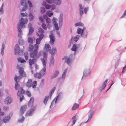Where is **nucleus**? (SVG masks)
Returning <instances> with one entry per match:
<instances>
[{
    "instance_id": "nucleus-46",
    "label": "nucleus",
    "mask_w": 126,
    "mask_h": 126,
    "mask_svg": "<svg viewBox=\"0 0 126 126\" xmlns=\"http://www.w3.org/2000/svg\"><path fill=\"white\" fill-rule=\"evenodd\" d=\"M21 59L20 58H18L17 59L18 61V62H20L22 63L26 62V61L24 59L21 60Z\"/></svg>"
},
{
    "instance_id": "nucleus-14",
    "label": "nucleus",
    "mask_w": 126,
    "mask_h": 126,
    "mask_svg": "<svg viewBox=\"0 0 126 126\" xmlns=\"http://www.w3.org/2000/svg\"><path fill=\"white\" fill-rule=\"evenodd\" d=\"M63 15L62 13L60 14L59 19V25L60 27H61L63 22Z\"/></svg>"
},
{
    "instance_id": "nucleus-8",
    "label": "nucleus",
    "mask_w": 126,
    "mask_h": 126,
    "mask_svg": "<svg viewBox=\"0 0 126 126\" xmlns=\"http://www.w3.org/2000/svg\"><path fill=\"white\" fill-rule=\"evenodd\" d=\"M23 50H20L19 48V45L16 44L14 47V52L15 54H20V53H22L23 52Z\"/></svg>"
},
{
    "instance_id": "nucleus-51",
    "label": "nucleus",
    "mask_w": 126,
    "mask_h": 126,
    "mask_svg": "<svg viewBox=\"0 0 126 126\" xmlns=\"http://www.w3.org/2000/svg\"><path fill=\"white\" fill-rule=\"evenodd\" d=\"M58 96L61 98H62L63 96V94L61 92H60L58 94Z\"/></svg>"
},
{
    "instance_id": "nucleus-15",
    "label": "nucleus",
    "mask_w": 126,
    "mask_h": 126,
    "mask_svg": "<svg viewBox=\"0 0 126 126\" xmlns=\"http://www.w3.org/2000/svg\"><path fill=\"white\" fill-rule=\"evenodd\" d=\"M27 105H24L22 106L21 108L20 112L21 113V115H22L24 113L27 109Z\"/></svg>"
},
{
    "instance_id": "nucleus-49",
    "label": "nucleus",
    "mask_w": 126,
    "mask_h": 126,
    "mask_svg": "<svg viewBox=\"0 0 126 126\" xmlns=\"http://www.w3.org/2000/svg\"><path fill=\"white\" fill-rule=\"evenodd\" d=\"M28 42L31 44L33 43V41L31 38L30 37H29L28 39Z\"/></svg>"
},
{
    "instance_id": "nucleus-26",
    "label": "nucleus",
    "mask_w": 126,
    "mask_h": 126,
    "mask_svg": "<svg viewBox=\"0 0 126 126\" xmlns=\"http://www.w3.org/2000/svg\"><path fill=\"white\" fill-rule=\"evenodd\" d=\"M108 80L106 79L103 83L102 85L101 89V91H102L105 88L106 86V84L107 83Z\"/></svg>"
},
{
    "instance_id": "nucleus-36",
    "label": "nucleus",
    "mask_w": 126,
    "mask_h": 126,
    "mask_svg": "<svg viewBox=\"0 0 126 126\" xmlns=\"http://www.w3.org/2000/svg\"><path fill=\"white\" fill-rule=\"evenodd\" d=\"M36 35L38 36H39V37L38 38L40 39V40H42L43 38L44 37V34H39L38 32L36 33Z\"/></svg>"
},
{
    "instance_id": "nucleus-60",
    "label": "nucleus",
    "mask_w": 126,
    "mask_h": 126,
    "mask_svg": "<svg viewBox=\"0 0 126 126\" xmlns=\"http://www.w3.org/2000/svg\"><path fill=\"white\" fill-rule=\"evenodd\" d=\"M126 15V9L124 12V13L123 15L121 16V18H122L125 17V16Z\"/></svg>"
},
{
    "instance_id": "nucleus-63",
    "label": "nucleus",
    "mask_w": 126,
    "mask_h": 126,
    "mask_svg": "<svg viewBox=\"0 0 126 126\" xmlns=\"http://www.w3.org/2000/svg\"><path fill=\"white\" fill-rule=\"evenodd\" d=\"M45 8L46 9H48L51 8V6L49 4H47L45 6Z\"/></svg>"
},
{
    "instance_id": "nucleus-48",
    "label": "nucleus",
    "mask_w": 126,
    "mask_h": 126,
    "mask_svg": "<svg viewBox=\"0 0 126 126\" xmlns=\"http://www.w3.org/2000/svg\"><path fill=\"white\" fill-rule=\"evenodd\" d=\"M41 13L42 14H43L46 11L44 7H41L40 8Z\"/></svg>"
},
{
    "instance_id": "nucleus-30",
    "label": "nucleus",
    "mask_w": 126,
    "mask_h": 126,
    "mask_svg": "<svg viewBox=\"0 0 126 126\" xmlns=\"http://www.w3.org/2000/svg\"><path fill=\"white\" fill-rule=\"evenodd\" d=\"M79 105L77 104L76 103H75L72 108V110H75L78 108Z\"/></svg>"
},
{
    "instance_id": "nucleus-21",
    "label": "nucleus",
    "mask_w": 126,
    "mask_h": 126,
    "mask_svg": "<svg viewBox=\"0 0 126 126\" xmlns=\"http://www.w3.org/2000/svg\"><path fill=\"white\" fill-rule=\"evenodd\" d=\"M10 117L9 116H7L3 119V121L5 123L8 122H9Z\"/></svg>"
},
{
    "instance_id": "nucleus-38",
    "label": "nucleus",
    "mask_w": 126,
    "mask_h": 126,
    "mask_svg": "<svg viewBox=\"0 0 126 126\" xmlns=\"http://www.w3.org/2000/svg\"><path fill=\"white\" fill-rule=\"evenodd\" d=\"M55 89H56L55 87H54L51 90V91H50V93L49 95V97H50V99H51V97L52 94L53 93L54 90H55Z\"/></svg>"
},
{
    "instance_id": "nucleus-16",
    "label": "nucleus",
    "mask_w": 126,
    "mask_h": 126,
    "mask_svg": "<svg viewBox=\"0 0 126 126\" xmlns=\"http://www.w3.org/2000/svg\"><path fill=\"white\" fill-rule=\"evenodd\" d=\"M36 59L33 58L32 59H30L29 60V63L30 65L31 66L32 64H34L36 62Z\"/></svg>"
},
{
    "instance_id": "nucleus-47",
    "label": "nucleus",
    "mask_w": 126,
    "mask_h": 126,
    "mask_svg": "<svg viewBox=\"0 0 126 126\" xmlns=\"http://www.w3.org/2000/svg\"><path fill=\"white\" fill-rule=\"evenodd\" d=\"M18 43L19 44L23 45L24 44V42L23 39H19Z\"/></svg>"
},
{
    "instance_id": "nucleus-13",
    "label": "nucleus",
    "mask_w": 126,
    "mask_h": 126,
    "mask_svg": "<svg viewBox=\"0 0 126 126\" xmlns=\"http://www.w3.org/2000/svg\"><path fill=\"white\" fill-rule=\"evenodd\" d=\"M50 38V43L51 45H53L54 44V42L55 41V39L54 37V35L53 34H51L49 36Z\"/></svg>"
},
{
    "instance_id": "nucleus-27",
    "label": "nucleus",
    "mask_w": 126,
    "mask_h": 126,
    "mask_svg": "<svg viewBox=\"0 0 126 126\" xmlns=\"http://www.w3.org/2000/svg\"><path fill=\"white\" fill-rule=\"evenodd\" d=\"M49 98H50L49 95L46 96L45 97L44 100V103L45 105H46L47 104V101H48Z\"/></svg>"
},
{
    "instance_id": "nucleus-45",
    "label": "nucleus",
    "mask_w": 126,
    "mask_h": 126,
    "mask_svg": "<svg viewBox=\"0 0 126 126\" xmlns=\"http://www.w3.org/2000/svg\"><path fill=\"white\" fill-rule=\"evenodd\" d=\"M21 3L22 5L24 6L26 4H27L26 0H21Z\"/></svg>"
},
{
    "instance_id": "nucleus-33",
    "label": "nucleus",
    "mask_w": 126,
    "mask_h": 126,
    "mask_svg": "<svg viewBox=\"0 0 126 126\" xmlns=\"http://www.w3.org/2000/svg\"><path fill=\"white\" fill-rule=\"evenodd\" d=\"M29 19L30 21H32L34 18L33 15L32 14V13L30 12L29 14Z\"/></svg>"
},
{
    "instance_id": "nucleus-58",
    "label": "nucleus",
    "mask_w": 126,
    "mask_h": 126,
    "mask_svg": "<svg viewBox=\"0 0 126 126\" xmlns=\"http://www.w3.org/2000/svg\"><path fill=\"white\" fill-rule=\"evenodd\" d=\"M28 3L29 4V7L31 8L32 7V4L31 2L29 0L28 1Z\"/></svg>"
},
{
    "instance_id": "nucleus-31",
    "label": "nucleus",
    "mask_w": 126,
    "mask_h": 126,
    "mask_svg": "<svg viewBox=\"0 0 126 126\" xmlns=\"http://www.w3.org/2000/svg\"><path fill=\"white\" fill-rule=\"evenodd\" d=\"M5 48V45L4 43H2V47L1 48V54L3 56L4 54V51Z\"/></svg>"
},
{
    "instance_id": "nucleus-34",
    "label": "nucleus",
    "mask_w": 126,
    "mask_h": 126,
    "mask_svg": "<svg viewBox=\"0 0 126 126\" xmlns=\"http://www.w3.org/2000/svg\"><path fill=\"white\" fill-rule=\"evenodd\" d=\"M50 61L51 64L52 66H54V59L53 56H51L50 58Z\"/></svg>"
},
{
    "instance_id": "nucleus-17",
    "label": "nucleus",
    "mask_w": 126,
    "mask_h": 126,
    "mask_svg": "<svg viewBox=\"0 0 126 126\" xmlns=\"http://www.w3.org/2000/svg\"><path fill=\"white\" fill-rule=\"evenodd\" d=\"M78 116L75 115L73 116L72 118V120L73 121V123L71 124L70 126H73L75 124L77 120L78 119Z\"/></svg>"
},
{
    "instance_id": "nucleus-39",
    "label": "nucleus",
    "mask_w": 126,
    "mask_h": 126,
    "mask_svg": "<svg viewBox=\"0 0 126 126\" xmlns=\"http://www.w3.org/2000/svg\"><path fill=\"white\" fill-rule=\"evenodd\" d=\"M80 35H77L73 38V40L76 42H77L79 39Z\"/></svg>"
},
{
    "instance_id": "nucleus-9",
    "label": "nucleus",
    "mask_w": 126,
    "mask_h": 126,
    "mask_svg": "<svg viewBox=\"0 0 126 126\" xmlns=\"http://www.w3.org/2000/svg\"><path fill=\"white\" fill-rule=\"evenodd\" d=\"M90 70L89 69H85L83 72L82 79L88 76L90 73Z\"/></svg>"
},
{
    "instance_id": "nucleus-20",
    "label": "nucleus",
    "mask_w": 126,
    "mask_h": 126,
    "mask_svg": "<svg viewBox=\"0 0 126 126\" xmlns=\"http://www.w3.org/2000/svg\"><path fill=\"white\" fill-rule=\"evenodd\" d=\"M59 74V72L57 70L54 71L53 74L51 76V79L55 78L57 77Z\"/></svg>"
},
{
    "instance_id": "nucleus-24",
    "label": "nucleus",
    "mask_w": 126,
    "mask_h": 126,
    "mask_svg": "<svg viewBox=\"0 0 126 126\" xmlns=\"http://www.w3.org/2000/svg\"><path fill=\"white\" fill-rule=\"evenodd\" d=\"M88 34V32L87 30L84 31V32H83L81 34V36L83 38H86Z\"/></svg>"
},
{
    "instance_id": "nucleus-43",
    "label": "nucleus",
    "mask_w": 126,
    "mask_h": 126,
    "mask_svg": "<svg viewBox=\"0 0 126 126\" xmlns=\"http://www.w3.org/2000/svg\"><path fill=\"white\" fill-rule=\"evenodd\" d=\"M38 32L41 34H43L44 32V31L41 28H38Z\"/></svg>"
},
{
    "instance_id": "nucleus-54",
    "label": "nucleus",
    "mask_w": 126,
    "mask_h": 126,
    "mask_svg": "<svg viewBox=\"0 0 126 126\" xmlns=\"http://www.w3.org/2000/svg\"><path fill=\"white\" fill-rule=\"evenodd\" d=\"M93 111L92 110H90L89 112V114L88 115V116H90L92 117V115L93 113Z\"/></svg>"
},
{
    "instance_id": "nucleus-3",
    "label": "nucleus",
    "mask_w": 126,
    "mask_h": 126,
    "mask_svg": "<svg viewBox=\"0 0 126 126\" xmlns=\"http://www.w3.org/2000/svg\"><path fill=\"white\" fill-rule=\"evenodd\" d=\"M34 101V98L32 97H31L29 101L28 105L29 107H31V109L27 112L25 115L26 116H32L33 114L34 110H35L36 106H34L33 107Z\"/></svg>"
},
{
    "instance_id": "nucleus-32",
    "label": "nucleus",
    "mask_w": 126,
    "mask_h": 126,
    "mask_svg": "<svg viewBox=\"0 0 126 126\" xmlns=\"http://www.w3.org/2000/svg\"><path fill=\"white\" fill-rule=\"evenodd\" d=\"M53 2L56 4L59 5L61 3V0H54Z\"/></svg>"
},
{
    "instance_id": "nucleus-10",
    "label": "nucleus",
    "mask_w": 126,
    "mask_h": 126,
    "mask_svg": "<svg viewBox=\"0 0 126 126\" xmlns=\"http://www.w3.org/2000/svg\"><path fill=\"white\" fill-rule=\"evenodd\" d=\"M61 98L57 96L54 98V99L52 101V103H51V105L50 106V108H51L53 107V105L57 103V101L59 100Z\"/></svg>"
},
{
    "instance_id": "nucleus-61",
    "label": "nucleus",
    "mask_w": 126,
    "mask_h": 126,
    "mask_svg": "<svg viewBox=\"0 0 126 126\" xmlns=\"http://www.w3.org/2000/svg\"><path fill=\"white\" fill-rule=\"evenodd\" d=\"M88 10V8L87 7H85L84 8V12L85 14H86L87 13V12Z\"/></svg>"
},
{
    "instance_id": "nucleus-64",
    "label": "nucleus",
    "mask_w": 126,
    "mask_h": 126,
    "mask_svg": "<svg viewBox=\"0 0 126 126\" xmlns=\"http://www.w3.org/2000/svg\"><path fill=\"white\" fill-rule=\"evenodd\" d=\"M39 19L41 22L43 23L44 22V20L42 16H39Z\"/></svg>"
},
{
    "instance_id": "nucleus-11",
    "label": "nucleus",
    "mask_w": 126,
    "mask_h": 126,
    "mask_svg": "<svg viewBox=\"0 0 126 126\" xmlns=\"http://www.w3.org/2000/svg\"><path fill=\"white\" fill-rule=\"evenodd\" d=\"M19 73L20 76L22 77H25L26 76V74L24 71L23 68H20L19 70Z\"/></svg>"
},
{
    "instance_id": "nucleus-19",
    "label": "nucleus",
    "mask_w": 126,
    "mask_h": 126,
    "mask_svg": "<svg viewBox=\"0 0 126 126\" xmlns=\"http://www.w3.org/2000/svg\"><path fill=\"white\" fill-rule=\"evenodd\" d=\"M45 48L46 49V50L47 51H45L43 52V55H44V52H47V54L46 55L47 56V51H49L51 49V47L48 44H45Z\"/></svg>"
},
{
    "instance_id": "nucleus-5",
    "label": "nucleus",
    "mask_w": 126,
    "mask_h": 126,
    "mask_svg": "<svg viewBox=\"0 0 126 126\" xmlns=\"http://www.w3.org/2000/svg\"><path fill=\"white\" fill-rule=\"evenodd\" d=\"M74 57L73 55L71 54L70 55L69 57L65 56L62 58V59L63 60H65L64 62L66 63L68 65H70Z\"/></svg>"
},
{
    "instance_id": "nucleus-1",
    "label": "nucleus",
    "mask_w": 126,
    "mask_h": 126,
    "mask_svg": "<svg viewBox=\"0 0 126 126\" xmlns=\"http://www.w3.org/2000/svg\"><path fill=\"white\" fill-rule=\"evenodd\" d=\"M38 49V46L36 44H35L34 46L31 44L29 45V51H31L33 50L30 54L31 57L36 59L39 58V56L37 55Z\"/></svg>"
},
{
    "instance_id": "nucleus-29",
    "label": "nucleus",
    "mask_w": 126,
    "mask_h": 126,
    "mask_svg": "<svg viewBox=\"0 0 126 126\" xmlns=\"http://www.w3.org/2000/svg\"><path fill=\"white\" fill-rule=\"evenodd\" d=\"M77 50H78L76 47V45H73V46L72 48H71V50L72 51H74V55L75 54L76 52V51Z\"/></svg>"
},
{
    "instance_id": "nucleus-40",
    "label": "nucleus",
    "mask_w": 126,
    "mask_h": 126,
    "mask_svg": "<svg viewBox=\"0 0 126 126\" xmlns=\"http://www.w3.org/2000/svg\"><path fill=\"white\" fill-rule=\"evenodd\" d=\"M24 117L23 116H22L21 118L18 119V121L19 123H22L24 122Z\"/></svg>"
},
{
    "instance_id": "nucleus-22",
    "label": "nucleus",
    "mask_w": 126,
    "mask_h": 126,
    "mask_svg": "<svg viewBox=\"0 0 126 126\" xmlns=\"http://www.w3.org/2000/svg\"><path fill=\"white\" fill-rule=\"evenodd\" d=\"M14 79L15 81L16 82L15 84V89L16 90L17 89V88L19 86L18 84V81H17V75H15V78Z\"/></svg>"
},
{
    "instance_id": "nucleus-6",
    "label": "nucleus",
    "mask_w": 126,
    "mask_h": 126,
    "mask_svg": "<svg viewBox=\"0 0 126 126\" xmlns=\"http://www.w3.org/2000/svg\"><path fill=\"white\" fill-rule=\"evenodd\" d=\"M25 92L22 87H20L18 89L17 95L18 96L21 97L19 99L20 102H21L22 100L24 98L23 94Z\"/></svg>"
},
{
    "instance_id": "nucleus-57",
    "label": "nucleus",
    "mask_w": 126,
    "mask_h": 126,
    "mask_svg": "<svg viewBox=\"0 0 126 126\" xmlns=\"http://www.w3.org/2000/svg\"><path fill=\"white\" fill-rule=\"evenodd\" d=\"M56 18L53 17L52 19V21L53 24L57 23L56 21Z\"/></svg>"
},
{
    "instance_id": "nucleus-25",
    "label": "nucleus",
    "mask_w": 126,
    "mask_h": 126,
    "mask_svg": "<svg viewBox=\"0 0 126 126\" xmlns=\"http://www.w3.org/2000/svg\"><path fill=\"white\" fill-rule=\"evenodd\" d=\"M79 8L80 15L81 16L83 13V11L82 9V5L81 4H79Z\"/></svg>"
},
{
    "instance_id": "nucleus-52",
    "label": "nucleus",
    "mask_w": 126,
    "mask_h": 126,
    "mask_svg": "<svg viewBox=\"0 0 126 126\" xmlns=\"http://www.w3.org/2000/svg\"><path fill=\"white\" fill-rule=\"evenodd\" d=\"M41 40L38 38H37L36 40V44L39 45L40 43Z\"/></svg>"
},
{
    "instance_id": "nucleus-4",
    "label": "nucleus",
    "mask_w": 126,
    "mask_h": 126,
    "mask_svg": "<svg viewBox=\"0 0 126 126\" xmlns=\"http://www.w3.org/2000/svg\"><path fill=\"white\" fill-rule=\"evenodd\" d=\"M47 52L44 53L43 57L41 59L44 67L40 71V73L42 75H43L46 73V62L47 61Z\"/></svg>"
},
{
    "instance_id": "nucleus-37",
    "label": "nucleus",
    "mask_w": 126,
    "mask_h": 126,
    "mask_svg": "<svg viewBox=\"0 0 126 126\" xmlns=\"http://www.w3.org/2000/svg\"><path fill=\"white\" fill-rule=\"evenodd\" d=\"M83 32V30L80 28H78L77 31V32L78 34H81Z\"/></svg>"
},
{
    "instance_id": "nucleus-28",
    "label": "nucleus",
    "mask_w": 126,
    "mask_h": 126,
    "mask_svg": "<svg viewBox=\"0 0 126 126\" xmlns=\"http://www.w3.org/2000/svg\"><path fill=\"white\" fill-rule=\"evenodd\" d=\"M42 75L40 73H36L34 74V76L35 78L38 79L41 78V76Z\"/></svg>"
},
{
    "instance_id": "nucleus-55",
    "label": "nucleus",
    "mask_w": 126,
    "mask_h": 126,
    "mask_svg": "<svg viewBox=\"0 0 126 126\" xmlns=\"http://www.w3.org/2000/svg\"><path fill=\"white\" fill-rule=\"evenodd\" d=\"M42 28L45 30H46L47 29V28L46 24L44 23H43L42 25Z\"/></svg>"
},
{
    "instance_id": "nucleus-41",
    "label": "nucleus",
    "mask_w": 126,
    "mask_h": 126,
    "mask_svg": "<svg viewBox=\"0 0 126 126\" xmlns=\"http://www.w3.org/2000/svg\"><path fill=\"white\" fill-rule=\"evenodd\" d=\"M24 5V6L23 7L22 10L21 11V12L23 11H26L27 10V4H25Z\"/></svg>"
},
{
    "instance_id": "nucleus-44",
    "label": "nucleus",
    "mask_w": 126,
    "mask_h": 126,
    "mask_svg": "<svg viewBox=\"0 0 126 126\" xmlns=\"http://www.w3.org/2000/svg\"><path fill=\"white\" fill-rule=\"evenodd\" d=\"M34 31V29L33 28H31L29 29L28 34L29 35H30L32 33H33Z\"/></svg>"
},
{
    "instance_id": "nucleus-53",
    "label": "nucleus",
    "mask_w": 126,
    "mask_h": 126,
    "mask_svg": "<svg viewBox=\"0 0 126 126\" xmlns=\"http://www.w3.org/2000/svg\"><path fill=\"white\" fill-rule=\"evenodd\" d=\"M76 46L78 50L81 49V45L80 44H77V45H76Z\"/></svg>"
},
{
    "instance_id": "nucleus-42",
    "label": "nucleus",
    "mask_w": 126,
    "mask_h": 126,
    "mask_svg": "<svg viewBox=\"0 0 126 126\" xmlns=\"http://www.w3.org/2000/svg\"><path fill=\"white\" fill-rule=\"evenodd\" d=\"M24 57L26 60H28V54L27 52H25L24 53Z\"/></svg>"
},
{
    "instance_id": "nucleus-59",
    "label": "nucleus",
    "mask_w": 126,
    "mask_h": 126,
    "mask_svg": "<svg viewBox=\"0 0 126 126\" xmlns=\"http://www.w3.org/2000/svg\"><path fill=\"white\" fill-rule=\"evenodd\" d=\"M47 2L48 3L52 4L53 2V0H46Z\"/></svg>"
},
{
    "instance_id": "nucleus-2",
    "label": "nucleus",
    "mask_w": 126,
    "mask_h": 126,
    "mask_svg": "<svg viewBox=\"0 0 126 126\" xmlns=\"http://www.w3.org/2000/svg\"><path fill=\"white\" fill-rule=\"evenodd\" d=\"M28 20L27 18H21L19 23L17 24L18 32V35L19 37H21L22 34V31L21 29L23 27H25V24L28 22Z\"/></svg>"
},
{
    "instance_id": "nucleus-18",
    "label": "nucleus",
    "mask_w": 126,
    "mask_h": 126,
    "mask_svg": "<svg viewBox=\"0 0 126 126\" xmlns=\"http://www.w3.org/2000/svg\"><path fill=\"white\" fill-rule=\"evenodd\" d=\"M67 70V68L63 71L61 77V79L63 80H64L65 79V76Z\"/></svg>"
},
{
    "instance_id": "nucleus-23",
    "label": "nucleus",
    "mask_w": 126,
    "mask_h": 126,
    "mask_svg": "<svg viewBox=\"0 0 126 126\" xmlns=\"http://www.w3.org/2000/svg\"><path fill=\"white\" fill-rule=\"evenodd\" d=\"M56 52V48L55 47L51 49H50L49 51V53L52 56L54 55Z\"/></svg>"
},
{
    "instance_id": "nucleus-35",
    "label": "nucleus",
    "mask_w": 126,
    "mask_h": 126,
    "mask_svg": "<svg viewBox=\"0 0 126 126\" xmlns=\"http://www.w3.org/2000/svg\"><path fill=\"white\" fill-rule=\"evenodd\" d=\"M75 27L77 26H83L84 24L81 22H79L77 23H76L75 24Z\"/></svg>"
},
{
    "instance_id": "nucleus-56",
    "label": "nucleus",
    "mask_w": 126,
    "mask_h": 126,
    "mask_svg": "<svg viewBox=\"0 0 126 126\" xmlns=\"http://www.w3.org/2000/svg\"><path fill=\"white\" fill-rule=\"evenodd\" d=\"M26 93L27 95L29 97H30L31 96V92L28 91H26Z\"/></svg>"
},
{
    "instance_id": "nucleus-50",
    "label": "nucleus",
    "mask_w": 126,
    "mask_h": 126,
    "mask_svg": "<svg viewBox=\"0 0 126 126\" xmlns=\"http://www.w3.org/2000/svg\"><path fill=\"white\" fill-rule=\"evenodd\" d=\"M54 26L56 30H59V28L58 27V25L57 23L54 24Z\"/></svg>"
},
{
    "instance_id": "nucleus-7",
    "label": "nucleus",
    "mask_w": 126,
    "mask_h": 126,
    "mask_svg": "<svg viewBox=\"0 0 126 126\" xmlns=\"http://www.w3.org/2000/svg\"><path fill=\"white\" fill-rule=\"evenodd\" d=\"M37 83V81H33V83H32V79H30L28 80L26 84V85L29 88H30L32 86L33 88H35L36 87Z\"/></svg>"
},
{
    "instance_id": "nucleus-12",
    "label": "nucleus",
    "mask_w": 126,
    "mask_h": 126,
    "mask_svg": "<svg viewBox=\"0 0 126 126\" xmlns=\"http://www.w3.org/2000/svg\"><path fill=\"white\" fill-rule=\"evenodd\" d=\"M12 101V98L9 96L7 97L5 100V103L6 104L8 105L11 104Z\"/></svg>"
},
{
    "instance_id": "nucleus-62",
    "label": "nucleus",
    "mask_w": 126,
    "mask_h": 126,
    "mask_svg": "<svg viewBox=\"0 0 126 126\" xmlns=\"http://www.w3.org/2000/svg\"><path fill=\"white\" fill-rule=\"evenodd\" d=\"M125 71H126V65L123 68L122 73H123Z\"/></svg>"
}]
</instances>
